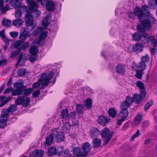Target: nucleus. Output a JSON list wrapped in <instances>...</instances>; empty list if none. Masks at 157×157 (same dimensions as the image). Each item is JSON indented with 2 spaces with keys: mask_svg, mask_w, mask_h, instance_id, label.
<instances>
[{
  "mask_svg": "<svg viewBox=\"0 0 157 157\" xmlns=\"http://www.w3.org/2000/svg\"><path fill=\"white\" fill-rule=\"evenodd\" d=\"M21 94V91L17 89L13 90L11 93V95L13 96Z\"/></svg>",
  "mask_w": 157,
  "mask_h": 157,
  "instance_id": "nucleus-52",
  "label": "nucleus"
},
{
  "mask_svg": "<svg viewBox=\"0 0 157 157\" xmlns=\"http://www.w3.org/2000/svg\"><path fill=\"white\" fill-rule=\"evenodd\" d=\"M33 91L31 88L27 89L25 86H24L21 90V94L22 95L27 96L30 94Z\"/></svg>",
  "mask_w": 157,
  "mask_h": 157,
  "instance_id": "nucleus-28",
  "label": "nucleus"
},
{
  "mask_svg": "<svg viewBox=\"0 0 157 157\" xmlns=\"http://www.w3.org/2000/svg\"><path fill=\"white\" fill-rule=\"evenodd\" d=\"M82 149L83 151L84 155H86V157L88 154V153L90 151L91 148V145L88 142H86L82 145Z\"/></svg>",
  "mask_w": 157,
  "mask_h": 157,
  "instance_id": "nucleus-14",
  "label": "nucleus"
},
{
  "mask_svg": "<svg viewBox=\"0 0 157 157\" xmlns=\"http://www.w3.org/2000/svg\"><path fill=\"white\" fill-rule=\"evenodd\" d=\"M9 111L8 109H4L2 111L1 117H3V118L7 119L8 118V115Z\"/></svg>",
  "mask_w": 157,
  "mask_h": 157,
  "instance_id": "nucleus-35",
  "label": "nucleus"
},
{
  "mask_svg": "<svg viewBox=\"0 0 157 157\" xmlns=\"http://www.w3.org/2000/svg\"><path fill=\"white\" fill-rule=\"evenodd\" d=\"M25 86H23V84L21 82H17L14 84V87L17 89L21 91Z\"/></svg>",
  "mask_w": 157,
  "mask_h": 157,
  "instance_id": "nucleus-34",
  "label": "nucleus"
},
{
  "mask_svg": "<svg viewBox=\"0 0 157 157\" xmlns=\"http://www.w3.org/2000/svg\"><path fill=\"white\" fill-rule=\"evenodd\" d=\"M108 113L109 115L113 118L115 117L117 114V111L114 108H111L108 110Z\"/></svg>",
  "mask_w": 157,
  "mask_h": 157,
  "instance_id": "nucleus-31",
  "label": "nucleus"
},
{
  "mask_svg": "<svg viewBox=\"0 0 157 157\" xmlns=\"http://www.w3.org/2000/svg\"><path fill=\"white\" fill-rule=\"evenodd\" d=\"M11 24V21L6 19H4L2 21V25L4 26H9Z\"/></svg>",
  "mask_w": 157,
  "mask_h": 157,
  "instance_id": "nucleus-42",
  "label": "nucleus"
},
{
  "mask_svg": "<svg viewBox=\"0 0 157 157\" xmlns=\"http://www.w3.org/2000/svg\"><path fill=\"white\" fill-rule=\"evenodd\" d=\"M113 134V132H111L107 128H104L102 130L101 133V136L106 139L104 141V145H106L109 143Z\"/></svg>",
  "mask_w": 157,
  "mask_h": 157,
  "instance_id": "nucleus-4",
  "label": "nucleus"
},
{
  "mask_svg": "<svg viewBox=\"0 0 157 157\" xmlns=\"http://www.w3.org/2000/svg\"><path fill=\"white\" fill-rule=\"evenodd\" d=\"M90 136L92 138H97L99 135V132L97 128H93L90 131Z\"/></svg>",
  "mask_w": 157,
  "mask_h": 157,
  "instance_id": "nucleus-22",
  "label": "nucleus"
},
{
  "mask_svg": "<svg viewBox=\"0 0 157 157\" xmlns=\"http://www.w3.org/2000/svg\"><path fill=\"white\" fill-rule=\"evenodd\" d=\"M73 154L76 157H86V155L82 152L81 149L79 147H75L74 148Z\"/></svg>",
  "mask_w": 157,
  "mask_h": 157,
  "instance_id": "nucleus-13",
  "label": "nucleus"
},
{
  "mask_svg": "<svg viewBox=\"0 0 157 157\" xmlns=\"http://www.w3.org/2000/svg\"><path fill=\"white\" fill-rule=\"evenodd\" d=\"M140 132L138 130H137L136 132V133L133 134L131 137V140L132 141H133L134 139L138 137L140 135Z\"/></svg>",
  "mask_w": 157,
  "mask_h": 157,
  "instance_id": "nucleus-57",
  "label": "nucleus"
},
{
  "mask_svg": "<svg viewBox=\"0 0 157 157\" xmlns=\"http://www.w3.org/2000/svg\"><path fill=\"white\" fill-rule=\"evenodd\" d=\"M62 119V121L67 122L69 117L68 110L67 109H63L61 112Z\"/></svg>",
  "mask_w": 157,
  "mask_h": 157,
  "instance_id": "nucleus-23",
  "label": "nucleus"
},
{
  "mask_svg": "<svg viewBox=\"0 0 157 157\" xmlns=\"http://www.w3.org/2000/svg\"><path fill=\"white\" fill-rule=\"evenodd\" d=\"M76 112L79 114H83L84 112V108L83 105L81 104H78L76 105Z\"/></svg>",
  "mask_w": 157,
  "mask_h": 157,
  "instance_id": "nucleus-27",
  "label": "nucleus"
},
{
  "mask_svg": "<svg viewBox=\"0 0 157 157\" xmlns=\"http://www.w3.org/2000/svg\"><path fill=\"white\" fill-rule=\"evenodd\" d=\"M150 42L154 47H157V40L154 35H153Z\"/></svg>",
  "mask_w": 157,
  "mask_h": 157,
  "instance_id": "nucleus-44",
  "label": "nucleus"
},
{
  "mask_svg": "<svg viewBox=\"0 0 157 157\" xmlns=\"http://www.w3.org/2000/svg\"><path fill=\"white\" fill-rule=\"evenodd\" d=\"M142 117V116L141 115L140 113H138L137 114L134 121L135 124H138L140 123V121Z\"/></svg>",
  "mask_w": 157,
  "mask_h": 157,
  "instance_id": "nucleus-48",
  "label": "nucleus"
},
{
  "mask_svg": "<svg viewBox=\"0 0 157 157\" xmlns=\"http://www.w3.org/2000/svg\"><path fill=\"white\" fill-rule=\"evenodd\" d=\"M149 8L147 5H142L140 8L138 6L135 7L133 12L138 17L140 22L136 26L137 31L140 33L149 31L152 28V25L155 24L156 20L150 13Z\"/></svg>",
  "mask_w": 157,
  "mask_h": 157,
  "instance_id": "nucleus-1",
  "label": "nucleus"
},
{
  "mask_svg": "<svg viewBox=\"0 0 157 157\" xmlns=\"http://www.w3.org/2000/svg\"><path fill=\"white\" fill-rule=\"evenodd\" d=\"M142 34L138 33H135L132 36V38L134 40L141 42L142 39Z\"/></svg>",
  "mask_w": 157,
  "mask_h": 157,
  "instance_id": "nucleus-30",
  "label": "nucleus"
},
{
  "mask_svg": "<svg viewBox=\"0 0 157 157\" xmlns=\"http://www.w3.org/2000/svg\"><path fill=\"white\" fill-rule=\"evenodd\" d=\"M2 39H3L5 43V44L4 46V50H6V49H7V48L9 45L10 40L8 39L7 37H6V36H5L4 38H3Z\"/></svg>",
  "mask_w": 157,
  "mask_h": 157,
  "instance_id": "nucleus-40",
  "label": "nucleus"
},
{
  "mask_svg": "<svg viewBox=\"0 0 157 157\" xmlns=\"http://www.w3.org/2000/svg\"><path fill=\"white\" fill-rule=\"evenodd\" d=\"M44 151L42 150L34 151L30 155V157H42Z\"/></svg>",
  "mask_w": 157,
  "mask_h": 157,
  "instance_id": "nucleus-19",
  "label": "nucleus"
},
{
  "mask_svg": "<svg viewBox=\"0 0 157 157\" xmlns=\"http://www.w3.org/2000/svg\"><path fill=\"white\" fill-rule=\"evenodd\" d=\"M146 67L147 64H145V63L141 61L138 64H137L136 62H133L132 65V68L133 70L138 69L144 71L146 69Z\"/></svg>",
  "mask_w": 157,
  "mask_h": 157,
  "instance_id": "nucleus-11",
  "label": "nucleus"
},
{
  "mask_svg": "<svg viewBox=\"0 0 157 157\" xmlns=\"http://www.w3.org/2000/svg\"><path fill=\"white\" fill-rule=\"evenodd\" d=\"M26 70L25 69H20L17 71V74L20 76H23L26 73Z\"/></svg>",
  "mask_w": 157,
  "mask_h": 157,
  "instance_id": "nucleus-46",
  "label": "nucleus"
},
{
  "mask_svg": "<svg viewBox=\"0 0 157 157\" xmlns=\"http://www.w3.org/2000/svg\"><path fill=\"white\" fill-rule=\"evenodd\" d=\"M153 101L152 100H151L148 102L144 106L145 111H147L149 108L153 105Z\"/></svg>",
  "mask_w": 157,
  "mask_h": 157,
  "instance_id": "nucleus-43",
  "label": "nucleus"
},
{
  "mask_svg": "<svg viewBox=\"0 0 157 157\" xmlns=\"http://www.w3.org/2000/svg\"><path fill=\"white\" fill-rule=\"evenodd\" d=\"M140 93V94H135L133 95V98L137 104L140 103L141 101L145 98L146 94V93H145V95L143 92Z\"/></svg>",
  "mask_w": 157,
  "mask_h": 157,
  "instance_id": "nucleus-12",
  "label": "nucleus"
},
{
  "mask_svg": "<svg viewBox=\"0 0 157 157\" xmlns=\"http://www.w3.org/2000/svg\"><path fill=\"white\" fill-rule=\"evenodd\" d=\"M43 29L41 27L36 29L33 32L35 36H38L39 35L40 37L38 39L35 40V43L39 45H42L43 44L44 41L47 37L48 32L46 31H43Z\"/></svg>",
  "mask_w": 157,
  "mask_h": 157,
  "instance_id": "nucleus-3",
  "label": "nucleus"
},
{
  "mask_svg": "<svg viewBox=\"0 0 157 157\" xmlns=\"http://www.w3.org/2000/svg\"><path fill=\"white\" fill-rule=\"evenodd\" d=\"M76 117L75 112H71L69 115L68 119H75Z\"/></svg>",
  "mask_w": 157,
  "mask_h": 157,
  "instance_id": "nucleus-61",
  "label": "nucleus"
},
{
  "mask_svg": "<svg viewBox=\"0 0 157 157\" xmlns=\"http://www.w3.org/2000/svg\"><path fill=\"white\" fill-rule=\"evenodd\" d=\"M27 37L25 35H24L23 34L21 33L19 36V38L21 40L24 42V41L25 40Z\"/></svg>",
  "mask_w": 157,
  "mask_h": 157,
  "instance_id": "nucleus-63",
  "label": "nucleus"
},
{
  "mask_svg": "<svg viewBox=\"0 0 157 157\" xmlns=\"http://www.w3.org/2000/svg\"><path fill=\"white\" fill-rule=\"evenodd\" d=\"M23 10H24L27 13L25 14V17L28 19L25 22L26 25L27 26H32V29H33L35 27L36 25H33L34 19L33 16L30 14L29 11L27 10V8L25 6H22L21 7Z\"/></svg>",
  "mask_w": 157,
  "mask_h": 157,
  "instance_id": "nucleus-5",
  "label": "nucleus"
},
{
  "mask_svg": "<svg viewBox=\"0 0 157 157\" xmlns=\"http://www.w3.org/2000/svg\"><path fill=\"white\" fill-rule=\"evenodd\" d=\"M29 51L31 54H37L38 49L37 47L33 46L31 47Z\"/></svg>",
  "mask_w": 157,
  "mask_h": 157,
  "instance_id": "nucleus-39",
  "label": "nucleus"
},
{
  "mask_svg": "<svg viewBox=\"0 0 157 157\" xmlns=\"http://www.w3.org/2000/svg\"><path fill=\"white\" fill-rule=\"evenodd\" d=\"M29 41L25 42L22 46H21V48H19V49H21V50H25L28 48L29 47Z\"/></svg>",
  "mask_w": 157,
  "mask_h": 157,
  "instance_id": "nucleus-49",
  "label": "nucleus"
},
{
  "mask_svg": "<svg viewBox=\"0 0 157 157\" xmlns=\"http://www.w3.org/2000/svg\"><path fill=\"white\" fill-rule=\"evenodd\" d=\"M142 33L141 42L144 45L148 46L151 40L153 35H149L147 33Z\"/></svg>",
  "mask_w": 157,
  "mask_h": 157,
  "instance_id": "nucleus-8",
  "label": "nucleus"
},
{
  "mask_svg": "<svg viewBox=\"0 0 157 157\" xmlns=\"http://www.w3.org/2000/svg\"><path fill=\"white\" fill-rule=\"evenodd\" d=\"M48 18L47 17H46L44 19L42 20V25L44 27V29L46 28L48 25Z\"/></svg>",
  "mask_w": 157,
  "mask_h": 157,
  "instance_id": "nucleus-53",
  "label": "nucleus"
},
{
  "mask_svg": "<svg viewBox=\"0 0 157 157\" xmlns=\"http://www.w3.org/2000/svg\"><path fill=\"white\" fill-rule=\"evenodd\" d=\"M22 14V12L20 9H17L16 10L15 16L17 18H20L21 17Z\"/></svg>",
  "mask_w": 157,
  "mask_h": 157,
  "instance_id": "nucleus-51",
  "label": "nucleus"
},
{
  "mask_svg": "<svg viewBox=\"0 0 157 157\" xmlns=\"http://www.w3.org/2000/svg\"><path fill=\"white\" fill-rule=\"evenodd\" d=\"M30 31H29V29L28 27H25L23 28V30L22 32L21 33L24 35H25L27 36H30V35H29Z\"/></svg>",
  "mask_w": 157,
  "mask_h": 157,
  "instance_id": "nucleus-45",
  "label": "nucleus"
},
{
  "mask_svg": "<svg viewBox=\"0 0 157 157\" xmlns=\"http://www.w3.org/2000/svg\"><path fill=\"white\" fill-rule=\"evenodd\" d=\"M54 137L53 135V131L51 134L48 135L47 137L46 140V144L48 145H50L52 143Z\"/></svg>",
  "mask_w": 157,
  "mask_h": 157,
  "instance_id": "nucleus-26",
  "label": "nucleus"
},
{
  "mask_svg": "<svg viewBox=\"0 0 157 157\" xmlns=\"http://www.w3.org/2000/svg\"><path fill=\"white\" fill-rule=\"evenodd\" d=\"M53 75L54 73L52 71L48 74L44 73L43 74L39 81L33 84V88L35 89L39 87L41 89H43L45 86H48L49 81Z\"/></svg>",
  "mask_w": 157,
  "mask_h": 157,
  "instance_id": "nucleus-2",
  "label": "nucleus"
},
{
  "mask_svg": "<svg viewBox=\"0 0 157 157\" xmlns=\"http://www.w3.org/2000/svg\"><path fill=\"white\" fill-rule=\"evenodd\" d=\"M133 101V98L128 96L124 101H122L121 105V108L122 109H127L130 107Z\"/></svg>",
  "mask_w": 157,
  "mask_h": 157,
  "instance_id": "nucleus-9",
  "label": "nucleus"
},
{
  "mask_svg": "<svg viewBox=\"0 0 157 157\" xmlns=\"http://www.w3.org/2000/svg\"><path fill=\"white\" fill-rule=\"evenodd\" d=\"M57 153V150L54 147H52L48 151V155L50 156H52L53 155L56 154Z\"/></svg>",
  "mask_w": 157,
  "mask_h": 157,
  "instance_id": "nucleus-33",
  "label": "nucleus"
},
{
  "mask_svg": "<svg viewBox=\"0 0 157 157\" xmlns=\"http://www.w3.org/2000/svg\"><path fill=\"white\" fill-rule=\"evenodd\" d=\"M109 122V119L106 117L101 115L99 117L98 122L101 125L104 126L107 124Z\"/></svg>",
  "mask_w": 157,
  "mask_h": 157,
  "instance_id": "nucleus-15",
  "label": "nucleus"
},
{
  "mask_svg": "<svg viewBox=\"0 0 157 157\" xmlns=\"http://www.w3.org/2000/svg\"><path fill=\"white\" fill-rule=\"evenodd\" d=\"M23 43V41L21 40H17L15 43L14 47L18 49L20 48H21Z\"/></svg>",
  "mask_w": 157,
  "mask_h": 157,
  "instance_id": "nucleus-50",
  "label": "nucleus"
},
{
  "mask_svg": "<svg viewBox=\"0 0 157 157\" xmlns=\"http://www.w3.org/2000/svg\"><path fill=\"white\" fill-rule=\"evenodd\" d=\"M10 3L11 6L15 8L21 7L22 1L21 0H11Z\"/></svg>",
  "mask_w": 157,
  "mask_h": 157,
  "instance_id": "nucleus-24",
  "label": "nucleus"
},
{
  "mask_svg": "<svg viewBox=\"0 0 157 157\" xmlns=\"http://www.w3.org/2000/svg\"><path fill=\"white\" fill-rule=\"evenodd\" d=\"M116 71L120 74L124 75L125 72L124 66L121 64H118L116 67Z\"/></svg>",
  "mask_w": 157,
  "mask_h": 157,
  "instance_id": "nucleus-20",
  "label": "nucleus"
},
{
  "mask_svg": "<svg viewBox=\"0 0 157 157\" xmlns=\"http://www.w3.org/2000/svg\"><path fill=\"white\" fill-rule=\"evenodd\" d=\"M9 9V7L8 6H6L4 7H2L0 8V11H2V13H5Z\"/></svg>",
  "mask_w": 157,
  "mask_h": 157,
  "instance_id": "nucleus-60",
  "label": "nucleus"
},
{
  "mask_svg": "<svg viewBox=\"0 0 157 157\" xmlns=\"http://www.w3.org/2000/svg\"><path fill=\"white\" fill-rule=\"evenodd\" d=\"M57 128L53 129V135L57 142L62 141L65 138V136L62 132H59Z\"/></svg>",
  "mask_w": 157,
  "mask_h": 157,
  "instance_id": "nucleus-10",
  "label": "nucleus"
},
{
  "mask_svg": "<svg viewBox=\"0 0 157 157\" xmlns=\"http://www.w3.org/2000/svg\"><path fill=\"white\" fill-rule=\"evenodd\" d=\"M21 52V49H17V50L13 52L11 54L10 57L11 58H13L15 57L17 55Z\"/></svg>",
  "mask_w": 157,
  "mask_h": 157,
  "instance_id": "nucleus-47",
  "label": "nucleus"
},
{
  "mask_svg": "<svg viewBox=\"0 0 157 157\" xmlns=\"http://www.w3.org/2000/svg\"><path fill=\"white\" fill-rule=\"evenodd\" d=\"M143 48V44L141 43L138 42L133 47L132 49L134 51L139 53L142 51Z\"/></svg>",
  "mask_w": 157,
  "mask_h": 157,
  "instance_id": "nucleus-16",
  "label": "nucleus"
},
{
  "mask_svg": "<svg viewBox=\"0 0 157 157\" xmlns=\"http://www.w3.org/2000/svg\"><path fill=\"white\" fill-rule=\"evenodd\" d=\"M64 157H73L68 150H66L64 152Z\"/></svg>",
  "mask_w": 157,
  "mask_h": 157,
  "instance_id": "nucleus-56",
  "label": "nucleus"
},
{
  "mask_svg": "<svg viewBox=\"0 0 157 157\" xmlns=\"http://www.w3.org/2000/svg\"><path fill=\"white\" fill-rule=\"evenodd\" d=\"M37 57V54H31L29 59L31 61L33 62L36 59Z\"/></svg>",
  "mask_w": 157,
  "mask_h": 157,
  "instance_id": "nucleus-58",
  "label": "nucleus"
},
{
  "mask_svg": "<svg viewBox=\"0 0 157 157\" xmlns=\"http://www.w3.org/2000/svg\"><path fill=\"white\" fill-rule=\"evenodd\" d=\"M13 90V88L11 87H9L6 89L4 92V94H6L7 93H9L11 91Z\"/></svg>",
  "mask_w": 157,
  "mask_h": 157,
  "instance_id": "nucleus-64",
  "label": "nucleus"
},
{
  "mask_svg": "<svg viewBox=\"0 0 157 157\" xmlns=\"http://www.w3.org/2000/svg\"><path fill=\"white\" fill-rule=\"evenodd\" d=\"M136 85L140 89V92H143L145 95V93H146V89L143 83L140 81H137Z\"/></svg>",
  "mask_w": 157,
  "mask_h": 157,
  "instance_id": "nucleus-17",
  "label": "nucleus"
},
{
  "mask_svg": "<svg viewBox=\"0 0 157 157\" xmlns=\"http://www.w3.org/2000/svg\"><path fill=\"white\" fill-rule=\"evenodd\" d=\"M40 93V90H37L34 92L33 94V96L34 97L37 98L39 95Z\"/></svg>",
  "mask_w": 157,
  "mask_h": 157,
  "instance_id": "nucleus-62",
  "label": "nucleus"
},
{
  "mask_svg": "<svg viewBox=\"0 0 157 157\" xmlns=\"http://www.w3.org/2000/svg\"><path fill=\"white\" fill-rule=\"evenodd\" d=\"M10 35L13 38H16L18 35V33L17 31H13L10 33Z\"/></svg>",
  "mask_w": 157,
  "mask_h": 157,
  "instance_id": "nucleus-59",
  "label": "nucleus"
},
{
  "mask_svg": "<svg viewBox=\"0 0 157 157\" xmlns=\"http://www.w3.org/2000/svg\"><path fill=\"white\" fill-rule=\"evenodd\" d=\"M85 105L87 108L90 109L92 106V101L90 98L87 99L85 102Z\"/></svg>",
  "mask_w": 157,
  "mask_h": 157,
  "instance_id": "nucleus-38",
  "label": "nucleus"
},
{
  "mask_svg": "<svg viewBox=\"0 0 157 157\" xmlns=\"http://www.w3.org/2000/svg\"><path fill=\"white\" fill-rule=\"evenodd\" d=\"M7 119L1 117L0 118V128H2L5 127L7 124Z\"/></svg>",
  "mask_w": 157,
  "mask_h": 157,
  "instance_id": "nucleus-36",
  "label": "nucleus"
},
{
  "mask_svg": "<svg viewBox=\"0 0 157 157\" xmlns=\"http://www.w3.org/2000/svg\"><path fill=\"white\" fill-rule=\"evenodd\" d=\"M30 99L28 97H19L17 98L15 101L16 105H21L23 107L28 105L30 103Z\"/></svg>",
  "mask_w": 157,
  "mask_h": 157,
  "instance_id": "nucleus-7",
  "label": "nucleus"
},
{
  "mask_svg": "<svg viewBox=\"0 0 157 157\" xmlns=\"http://www.w3.org/2000/svg\"><path fill=\"white\" fill-rule=\"evenodd\" d=\"M129 112L127 109H121L120 111L119 116L120 118H122L125 120L128 116Z\"/></svg>",
  "mask_w": 157,
  "mask_h": 157,
  "instance_id": "nucleus-18",
  "label": "nucleus"
},
{
  "mask_svg": "<svg viewBox=\"0 0 157 157\" xmlns=\"http://www.w3.org/2000/svg\"><path fill=\"white\" fill-rule=\"evenodd\" d=\"M70 125L68 123L65 124L62 127V129L63 132H65L68 130L70 128Z\"/></svg>",
  "mask_w": 157,
  "mask_h": 157,
  "instance_id": "nucleus-55",
  "label": "nucleus"
},
{
  "mask_svg": "<svg viewBox=\"0 0 157 157\" xmlns=\"http://www.w3.org/2000/svg\"><path fill=\"white\" fill-rule=\"evenodd\" d=\"M34 9H29V10L27 9V10L29 11L30 14L31 15L33 16V17H37L40 16L41 14L40 12L37 10H34Z\"/></svg>",
  "mask_w": 157,
  "mask_h": 157,
  "instance_id": "nucleus-21",
  "label": "nucleus"
},
{
  "mask_svg": "<svg viewBox=\"0 0 157 157\" xmlns=\"http://www.w3.org/2000/svg\"><path fill=\"white\" fill-rule=\"evenodd\" d=\"M26 1L30 6V8L29 9H36L39 7L37 3L34 1V0H27Z\"/></svg>",
  "mask_w": 157,
  "mask_h": 157,
  "instance_id": "nucleus-25",
  "label": "nucleus"
},
{
  "mask_svg": "<svg viewBox=\"0 0 157 157\" xmlns=\"http://www.w3.org/2000/svg\"><path fill=\"white\" fill-rule=\"evenodd\" d=\"M23 21L21 19H19L13 21L12 24L17 27H19L22 24Z\"/></svg>",
  "mask_w": 157,
  "mask_h": 157,
  "instance_id": "nucleus-32",
  "label": "nucleus"
},
{
  "mask_svg": "<svg viewBox=\"0 0 157 157\" xmlns=\"http://www.w3.org/2000/svg\"><path fill=\"white\" fill-rule=\"evenodd\" d=\"M136 71L135 76L139 79H141L144 74L143 71L137 69V70H133Z\"/></svg>",
  "mask_w": 157,
  "mask_h": 157,
  "instance_id": "nucleus-37",
  "label": "nucleus"
},
{
  "mask_svg": "<svg viewBox=\"0 0 157 157\" xmlns=\"http://www.w3.org/2000/svg\"><path fill=\"white\" fill-rule=\"evenodd\" d=\"M149 60V57L148 55H146L145 56L142 57L141 58V62L145 63L147 64Z\"/></svg>",
  "mask_w": 157,
  "mask_h": 157,
  "instance_id": "nucleus-41",
  "label": "nucleus"
},
{
  "mask_svg": "<svg viewBox=\"0 0 157 157\" xmlns=\"http://www.w3.org/2000/svg\"><path fill=\"white\" fill-rule=\"evenodd\" d=\"M101 140L97 138H95L93 140V145L96 148H98L101 146Z\"/></svg>",
  "mask_w": 157,
  "mask_h": 157,
  "instance_id": "nucleus-29",
  "label": "nucleus"
},
{
  "mask_svg": "<svg viewBox=\"0 0 157 157\" xmlns=\"http://www.w3.org/2000/svg\"><path fill=\"white\" fill-rule=\"evenodd\" d=\"M38 2L41 1V4L43 6L46 5V9L48 11H52L55 9V3L50 0H37Z\"/></svg>",
  "mask_w": 157,
  "mask_h": 157,
  "instance_id": "nucleus-6",
  "label": "nucleus"
},
{
  "mask_svg": "<svg viewBox=\"0 0 157 157\" xmlns=\"http://www.w3.org/2000/svg\"><path fill=\"white\" fill-rule=\"evenodd\" d=\"M17 109V106L16 105H13L10 106L8 110L9 112H12Z\"/></svg>",
  "mask_w": 157,
  "mask_h": 157,
  "instance_id": "nucleus-54",
  "label": "nucleus"
}]
</instances>
